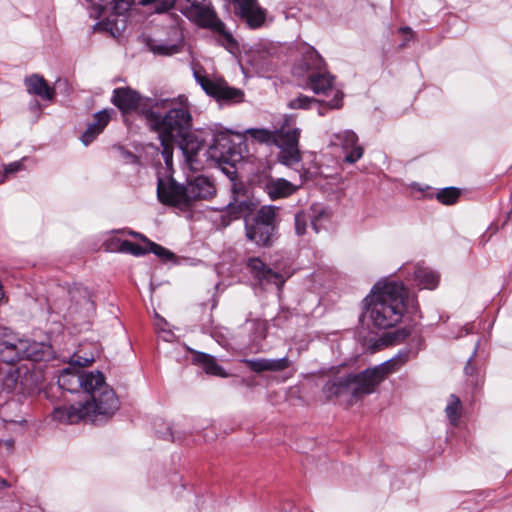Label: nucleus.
<instances>
[{"mask_svg":"<svg viewBox=\"0 0 512 512\" xmlns=\"http://www.w3.org/2000/svg\"><path fill=\"white\" fill-rule=\"evenodd\" d=\"M112 109H104L94 114L92 122L87 125L86 130L81 135V141L85 146L92 143L95 138L103 132L111 119Z\"/></svg>","mask_w":512,"mask_h":512,"instance_id":"19","label":"nucleus"},{"mask_svg":"<svg viewBox=\"0 0 512 512\" xmlns=\"http://www.w3.org/2000/svg\"><path fill=\"white\" fill-rule=\"evenodd\" d=\"M459 196H460V191L457 188L448 187V188H444L440 192H438L437 199L445 205H451V204L456 203Z\"/></svg>","mask_w":512,"mask_h":512,"instance_id":"38","label":"nucleus"},{"mask_svg":"<svg viewBox=\"0 0 512 512\" xmlns=\"http://www.w3.org/2000/svg\"><path fill=\"white\" fill-rule=\"evenodd\" d=\"M305 211L310 216V225L315 233H319L322 224L330 219L329 210L319 203L312 204Z\"/></svg>","mask_w":512,"mask_h":512,"instance_id":"30","label":"nucleus"},{"mask_svg":"<svg viewBox=\"0 0 512 512\" xmlns=\"http://www.w3.org/2000/svg\"><path fill=\"white\" fill-rule=\"evenodd\" d=\"M478 345H479V343L477 342V344H476V346L474 348L472 356L469 358L466 366L464 367V372H465L466 375H472L474 373L475 369H474V367L472 365V359L476 355V352H477V349H478Z\"/></svg>","mask_w":512,"mask_h":512,"instance_id":"42","label":"nucleus"},{"mask_svg":"<svg viewBox=\"0 0 512 512\" xmlns=\"http://www.w3.org/2000/svg\"><path fill=\"white\" fill-rule=\"evenodd\" d=\"M235 2L249 27L258 28L264 23L265 11L259 7L257 0H235Z\"/></svg>","mask_w":512,"mask_h":512,"instance_id":"22","label":"nucleus"},{"mask_svg":"<svg viewBox=\"0 0 512 512\" xmlns=\"http://www.w3.org/2000/svg\"><path fill=\"white\" fill-rule=\"evenodd\" d=\"M8 487V483L6 480L0 478V488Z\"/></svg>","mask_w":512,"mask_h":512,"instance_id":"46","label":"nucleus"},{"mask_svg":"<svg viewBox=\"0 0 512 512\" xmlns=\"http://www.w3.org/2000/svg\"><path fill=\"white\" fill-rule=\"evenodd\" d=\"M265 66L268 68L269 64H268V63H267V64H266V63H263V64L261 65V67H262V68H264Z\"/></svg>","mask_w":512,"mask_h":512,"instance_id":"48","label":"nucleus"},{"mask_svg":"<svg viewBox=\"0 0 512 512\" xmlns=\"http://www.w3.org/2000/svg\"><path fill=\"white\" fill-rule=\"evenodd\" d=\"M57 382L62 390L70 393L83 390L90 399L85 403L54 408L52 416L56 421L74 424L88 420L98 423L110 418L119 408V400L105 382L103 374L99 371H84L83 364L79 361L64 368Z\"/></svg>","mask_w":512,"mask_h":512,"instance_id":"1","label":"nucleus"},{"mask_svg":"<svg viewBox=\"0 0 512 512\" xmlns=\"http://www.w3.org/2000/svg\"><path fill=\"white\" fill-rule=\"evenodd\" d=\"M310 216L305 210L298 211L294 216L295 232L298 236L306 234L307 228L310 224Z\"/></svg>","mask_w":512,"mask_h":512,"instance_id":"37","label":"nucleus"},{"mask_svg":"<svg viewBox=\"0 0 512 512\" xmlns=\"http://www.w3.org/2000/svg\"><path fill=\"white\" fill-rule=\"evenodd\" d=\"M258 57H259V58H264V57H265V55H263V56H262L261 54H258Z\"/></svg>","mask_w":512,"mask_h":512,"instance_id":"49","label":"nucleus"},{"mask_svg":"<svg viewBox=\"0 0 512 512\" xmlns=\"http://www.w3.org/2000/svg\"><path fill=\"white\" fill-rule=\"evenodd\" d=\"M22 360L27 359L34 362L47 361L53 357L51 345L44 342H36L30 339H22Z\"/></svg>","mask_w":512,"mask_h":512,"instance_id":"20","label":"nucleus"},{"mask_svg":"<svg viewBox=\"0 0 512 512\" xmlns=\"http://www.w3.org/2000/svg\"><path fill=\"white\" fill-rule=\"evenodd\" d=\"M207 136L211 139L208 149L202 156L218 164L230 180H234L235 166L242 160V155L232 142L231 135L227 131H211Z\"/></svg>","mask_w":512,"mask_h":512,"instance_id":"6","label":"nucleus"},{"mask_svg":"<svg viewBox=\"0 0 512 512\" xmlns=\"http://www.w3.org/2000/svg\"><path fill=\"white\" fill-rule=\"evenodd\" d=\"M411 334V328L404 327L386 334L385 339L377 340L373 346V350H377L387 343L398 344L404 341Z\"/></svg>","mask_w":512,"mask_h":512,"instance_id":"34","label":"nucleus"},{"mask_svg":"<svg viewBox=\"0 0 512 512\" xmlns=\"http://www.w3.org/2000/svg\"><path fill=\"white\" fill-rule=\"evenodd\" d=\"M301 52L302 59L293 67L294 75L309 79L313 72L324 69V61L314 47L304 45Z\"/></svg>","mask_w":512,"mask_h":512,"instance_id":"13","label":"nucleus"},{"mask_svg":"<svg viewBox=\"0 0 512 512\" xmlns=\"http://www.w3.org/2000/svg\"><path fill=\"white\" fill-rule=\"evenodd\" d=\"M332 144L341 146L345 153L344 161L349 164L356 163L363 156L364 149L358 144V136L352 130H343L334 134Z\"/></svg>","mask_w":512,"mask_h":512,"instance_id":"12","label":"nucleus"},{"mask_svg":"<svg viewBox=\"0 0 512 512\" xmlns=\"http://www.w3.org/2000/svg\"><path fill=\"white\" fill-rule=\"evenodd\" d=\"M186 193L188 194L190 206L192 201L213 197L216 193V189L209 177L198 175L187 179Z\"/></svg>","mask_w":512,"mask_h":512,"instance_id":"15","label":"nucleus"},{"mask_svg":"<svg viewBox=\"0 0 512 512\" xmlns=\"http://www.w3.org/2000/svg\"><path fill=\"white\" fill-rule=\"evenodd\" d=\"M244 363L252 372L263 373V372H281L291 366V361L288 357H282L279 359L270 358H253V359H242Z\"/></svg>","mask_w":512,"mask_h":512,"instance_id":"18","label":"nucleus"},{"mask_svg":"<svg viewBox=\"0 0 512 512\" xmlns=\"http://www.w3.org/2000/svg\"><path fill=\"white\" fill-rule=\"evenodd\" d=\"M258 184L271 200L286 198L294 194L298 189L297 185L284 178H273L268 175L259 176Z\"/></svg>","mask_w":512,"mask_h":512,"instance_id":"14","label":"nucleus"},{"mask_svg":"<svg viewBox=\"0 0 512 512\" xmlns=\"http://www.w3.org/2000/svg\"><path fill=\"white\" fill-rule=\"evenodd\" d=\"M333 76L327 73L324 69L318 72H313L307 79L308 86L316 94L323 93L325 95L335 94L338 89L333 87Z\"/></svg>","mask_w":512,"mask_h":512,"instance_id":"24","label":"nucleus"},{"mask_svg":"<svg viewBox=\"0 0 512 512\" xmlns=\"http://www.w3.org/2000/svg\"><path fill=\"white\" fill-rule=\"evenodd\" d=\"M129 234L132 235L133 237L140 238L145 244H147L148 253H153L164 261H170L175 258V255L173 252H171L170 250L166 249L165 247H163L155 242L150 241L149 239H147L145 236L141 235L140 233L131 231Z\"/></svg>","mask_w":512,"mask_h":512,"instance_id":"32","label":"nucleus"},{"mask_svg":"<svg viewBox=\"0 0 512 512\" xmlns=\"http://www.w3.org/2000/svg\"><path fill=\"white\" fill-rule=\"evenodd\" d=\"M159 135L161 146H162V156L164 162L167 167L172 165L173 159V143L176 142L175 138L165 137L161 131H156Z\"/></svg>","mask_w":512,"mask_h":512,"instance_id":"36","label":"nucleus"},{"mask_svg":"<svg viewBox=\"0 0 512 512\" xmlns=\"http://www.w3.org/2000/svg\"><path fill=\"white\" fill-rule=\"evenodd\" d=\"M250 135L261 143H275L280 152L279 162L286 166H293L301 161L299 150L300 129L290 127L287 122L276 132L267 129H250Z\"/></svg>","mask_w":512,"mask_h":512,"instance_id":"5","label":"nucleus"},{"mask_svg":"<svg viewBox=\"0 0 512 512\" xmlns=\"http://www.w3.org/2000/svg\"><path fill=\"white\" fill-rule=\"evenodd\" d=\"M157 197L164 205L180 209L189 207L186 185L176 182L172 177L158 178Z\"/></svg>","mask_w":512,"mask_h":512,"instance_id":"8","label":"nucleus"},{"mask_svg":"<svg viewBox=\"0 0 512 512\" xmlns=\"http://www.w3.org/2000/svg\"><path fill=\"white\" fill-rule=\"evenodd\" d=\"M174 34L176 36L174 41L150 39L147 42L149 50L154 54L164 56H170L180 52L183 46L182 38L176 29H174Z\"/></svg>","mask_w":512,"mask_h":512,"instance_id":"26","label":"nucleus"},{"mask_svg":"<svg viewBox=\"0 0 512 512\" xmlns=\"http://www.w3.org/2000/svg\"><path fill=\"white\" fill-rule=\"evenodd\" d=\"M194 78L201 86L205 93L219 102H240L243 99V92L240 89L230 87L224 80H212L200 74L199 71H194Z\"/></svg>","mask_w":512,"mask_h":512,"instance_id":"7","label":"nucleus"},{"mask_svg":"<svg viewBox=\"0 0 512 512\" xmlns=\"http://www.w3.org/2000/svg\"><path fill=\"white\" fill-rule=\"evenodd\" d=\"M29 391L27 371L13 366L0 370V396L20 395Z\"/></svg>","mask_w":512,"mask_h":512,"instance_id":"11","label":"nucleus"},{"mask_svg":"<svg viewBox=\"0 0 512 512\" xmlns=\"http://www.w3.org/2000/svg\"><path fill=\"white\" fill-rule=\"evenodd\" d=\"M69 295L72 302L69 307L71 314L79 313L85 318H89L94 314L95 304L86 288L75 286L69 290Z\"/></svg>","mask_w":512,"mask_h":512,"instance_id":"16","label":"nucleus"},{"mask_svg":"<svg viewBox=\"0 0 512 512\" xmlns=\"http://www.w3.org/2000/svg\"><path fill=\"white\" fill-rule=\"evenodd\" d=\"M0 445H4L7 449H12L14 446V440L7 439V440L0 441Z\"/></svg>","mask_w":512,"mask_h":512,"instance_id":"45","label":"nucleus"},{"mask_svg":"<svg viewBox=\"0 0 512 512\" xmlns=\"http://www.w3.org/2000/svg\"><path fill=\"white\" fill-rule=\"evenodd\" d=\"M176 98H145L142 99L141 95L130 87H119L114 89L111 97V102L122 112L127 114L139 109L140 114L146 119L143 112V106L152 100H175Z\"/></svg>","mask_w":512,"mask_h":512,"instance_id":"9","label":"nucleus"},{"mask_svg":"<svg viewBox=\"0 0 512 512\" xmlns=\"http://www.w3.org/2000/svg\"><path fill=\"white\" fill-rule=\"evenodd\" d=\"M23 345L22 338L17 336L13 340L2 343L0 346V361L12 365L22 360Z\"/></svg>","mask_w":512,"mask_h":512,"instance_id":"27","label":"nucleus"},{"mask_svg":"<svg viewBox=\"0 0 512 512\" xmlns=\"http://www.w3.org/2000/svg\"><path fill=\"white\" fill-rule=\"evenodd\" d=\"M146 122L153 131H161L165 137L175 138L185 162L192 171L203 168L200 156L206 139L191 132L192 116L185 96L175 100H152L143 106Z\"/></svg>","mask_w":512,"mask_h":512,"instance_id":"2","label":"nucleus"},{"mask_svg":"<svg viewBox=\"0 0 512 512\" xmlns=\"http://www.w3.org/2000/svg\"><path fill=\"white\" fill-rule=\"evenodd\" d=\"M160 437L163 439H170L171 441H175V437L173 432L171 431V427L169 425L166 426V432L160 433Z\"/></svg>","mask_w":512,"mask_h":512,"instance_id":"44","label":"nucleus"},{"mask_svg":"<svg viewBox=\"0 0 512 512\" xmlns=\"http://www.w3.org/2000/svg\"><path fill=\"white\" fill-rule=\"evenodd\" d=\"M246 268L261 285L274 284L278 289L282 288L286 280L291 276L289 271L280 272L272 269L258 257L248 258Z\"/></svg>","mask_w":512,"mask_h":512,"instance_id":"10","label":"nucleus"},{"mask_svg":"<svg viewBox=\"0 0 512 512\" xmlns=\"http://www.w3.org/2000/svg\"><path fill=\"white\" fill-rule=\"evenodd\" d=\"M399 32L405 35L403 43L400 45L401 48L405 47L407 42L413 38V31L409 27H402Z\"/></svg>","mask_w":512,"mask_h":512,"instance_id":"43","label":"nucleus"},{"mask_svg":"<svg viewBox=\"0 0 512 512\" xmlns=\"http://www.w3.org/2000/svg\"><path fill=\"white\" fill-rule=\"evenodd\" d=\"M246 236L247 238L258 246H269L272 243V238L275 234V229L270 226L262 225L255 221L246 223Z\"/></svg>","mask_w":512,"mask_h":512,"instance_id":"23","label":"nucleus"},{"mask_svg":"<svg viewBox=\"0 0 512 512\" xmlns=\"http://www.w3.org/2000/svg\"><path fill=\"white\" fill-rule=\"evenodd\" d=\"M119 250L121 252L130 253L134 256H142L148 253V246L146 245L143 247L131 241L124 240L121 242Z\"/></svg>","mask_w":512,"mask_h":512,"instance_id":"40","label":"nucleus"},{"mask_svg":"<svg viewBox=\"0 0 512 512\" xmlns=\"http://www.w3.org/2000/svg\"><path fill=\"white\" fill-rule=\"evenodd\" d=\"M410 349H401L391 359L357 374L337 375L329 379L322 388L327 400L343 396L360 398L372 394L390 374L398 371L411 358Z\"/></svg>","mask_w":512,"mask_h":512,"instance_id":"3","label":"nucleus"},{"mask_svg":"<svg viewBox=\"0 0 512 512\" xmlns=\"http://www.w3.org/2000/svg\"><path fill=\"white\" fill-rule=\"evenodd\" d=\"M278 209V207L273 205L262 206L258 210L253 221L260 223L262 225L273 227L276 230V217Z\"/></svg>","mask_w":512,"mask_h":512,"instance_id":"33","label":"nucleus"},{"mask_svg":"<svg viewBox=\"0 0 512 512\" xmlns=\"http://www.w3.org/2000/svg\"><path fill=\"white\" fill-rule=\"evenodd\" d=\"M414 280L419 287L433 290L438 286L440 276L429 267L417 265L414 270Z\"/></svg>","mask_w":512,"mask_h":512,"instance_id":"29","label":"nucleus"},{"mask_svg":"<svg viewBox=\"0 0 512 512\" xmlns=\"http://www.w3.org/2000/svg\"><path fill=\"white\" fill-rule=\"evenodd\" d=\"M193 354V362L202 367L205 373L222 378L228 376V373L218 365L214 356L199 351H195Z\"/></svg>","mask_w":512,"mask_h":512,"instance_id":"28","label":"nucleus"},{"mask_svg":"<svg viewBox=\"0 0 512 512\" xmlns=\"http://www.w3.org/2000/svg\"><path fill=\"white\" fill-rule=\"evenodd\" d=\"M313 105H317V99L305 95L292 99L288 104L291 109H313Z\"/></svg>","mask_w":512,"mask_h":512,"instance_id":"39","label":"nucleus"},{"mask_svg":"<svg viewBox=\"0 0 512 512\" xmlns=\"http://www.w3.org/2000/svg\"><path fill=\"white\" fill-rule=\"evenodd\" d=\"M462 412L463 405L460 398L455 394H451L447 399V404L445 407V415L450 425L454 427L458 426Z\"/></svg>","mask_w":512,"mask_h":512,"instance_id":"31","label":"nucleus"},{"mask_svg":"<svg viewBox=\"0 0 512 512\" xmlns=\"http://www.w3.org/2000/svg\"><path fill=\"white\" fill-rule=\"evenodd\" d=\"M200 26L210 28L216 34V41L230 53H236L239 49L238 42L233 35L226 29L225 24L217 17L216 13L213 18L203 22Z\"/></svg>","mask_w":512,"mask_h":512,"instance_id":"17","label":"nucleus"},{"mask_svg":"<svg viewBox=\"0 0 512 512\" xmlns=\"http://www.w3.org/2000/svg\"><path fill=\"white\" fill-rule=\"evenodd\" d=\"M365 300L372 324L379 329L392 328L404 315L407 289L401 282L377 283Z\"/></svg>","mask_w":512,"mask_h":512,"instance_id":"4","label":"nucleus"},{"mask_svg":"<svg viewBox=\"0 0 512 512\" xmlns=\"http://www.w3.org/2000/svg\"><path fill=\"white\" fill-rule=\"evenodd\" d=\"M172 4H173L172 2H171V3H169V4H168V5H166V6H165V8H163L161 11H165V10H167L168 8H170V7L172 6Z\"/></svg>","mask_w":512,"mask_h":512,"instance_id":"47","label":"nucleus"},{"mask_svg":"<svg viewBox=\"0 0 512 512\" xmlns=\"http://www.w3.org/2000/svg\"><path fill=\"white\" fill-rule=\"evenodd\" d=\"M205 0H185L181 11L189 19L201 25L203 22L213 18L215 11L209 6L203 4Z\"/></svg>","mask_w":512,"mask_h":512,"instance_id":"21","label":"nucleus"},{"mask_svg":"<svg viewBox=\"0 0 512 512\" xmlns=\"http://www.w3.org/2000/svg\"><path fill=\"white\" fill-rule=\"evenodd\" d=\"M25 86L29 94L37 95L44 100H52L55 96V89L50 87L47 81L38 74L26 77Z\"/></svg>","mask_w":512,"mask_h":512,"instance_id":"25","label":"nucleus"},{"mask_svg":"<svg viewBox=\"0 0 512 512\" xmlns=\"http://www.w3.org/2000/svg\"><path fill=\"white\" fill-rule=\"evenodd\" d=\"M23 160H25V158H23L22 160L20 161H15V162H12L8 165L5 166V174H10V173H15V172H18L20 170H23L24 167H23Z\"/></svg>","mask_w":512,"mask_h":512,"instance_id":"41","label":"nucleus"},{"mask_svg":"<svg viewBox=\"0 0 512 512\" xmlns=\"http://www.w3.org/2000/svg\"><path fill=\"white\" fill-rule=\"evenodd\" d=\"M343 93L336 91L333 98L326 103H321L317 100V105H313V108L317 109V113L320 116H324L328 109H339L342 107Z\"/></svg>","mask_w":512,"mask_h":512,"instance_id":"35","label":"nucleus"}]
</instances>
